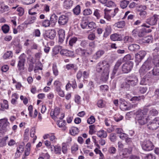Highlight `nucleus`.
Instances as JSON below:
<instances>
[{"label":"nucleus","instance_id":"f257e3e1","mask_svg":"<svg viewBox=\"0 0 159 159\" xmlns=\"http://www.w3.org/2000/svg\"><path fill=\"white\" fill-rule=\"evenodd\" d=\"M96 70L99 72L103 70L101 80L105 82L107 80L109 72V65L107 61H104L99 62L97 65Z\"/></svg>","mask_w":159,"mask_h":159},{"label":"nucleus","instance_id":"f03ea898","mask_svg":"<svg viewBox=\"0 0 159 159\" xmlns=\"http://www.w3.org/2000/svg\"><path fill=\"white\" fill-rule=\"evenodd\" d=\"M147 113L148 110L146 109L139 110L134 113L136 116V119L140 125H144L148 122Z\"/></svg>","mask_w":159,"mask_h":159},{"label":"nucleus","instance_id":"7ed1b4c3","mask_svg":"<svg viewBox=\"0 0 159 159\" xmlns=\"http://www.w3.org/2000/svg\"><path fill=\"white\" fill-rule=\"evenodd\" d=\"M155 67L152 70V73L151 72H149L147 74L148 76H149V77H151L152 75H159V55L154 56L152 60Z\"/></svg>","mask_w":159,"mask_h":159},{"label":"nucleus","instance_id":"20e7f679","mask_svg":"<svg viewBox=\"0 0 159 159\" xmlns=\"http://www.w3.org/2000/svg\"><path fill=\"white\" fill-rule=\"evenodd\" d=\"M50 114L52 118L54 120H57L58 119H62L64 117V114L60 113V109L58 107L55 108L53 110H52Z\"/></svg>","mask_w":159,"mask_h":159},{"label":"nucleus","instance_id":"39448f33","mask_svg":"<svg viewBox=\"0 0 159 159\" xmlns=\"http://www.w3.org/2000/svg\"><path fill=\"white\" fill-rule=\"evenodd\" d=\"M152 63L149 60L146 61L139 69V72L141 75H143L148 70L152 68Z\"/></svg>","mask_w":159,"mask_h":159},{"label":"nucleus","instance_id":"423d86ee","mask_svg":"<svg viewBox=\"0 0 159 159\" xmlns=\"http://www.w3.org/2000/svg\"><path fill=\"white\" fill-rule=\"evenodd\" d=\"M138 81L137 77L136 76L133 75L128 77L126 79L125 82L128 85L134 86L137 85Z\"/></svg>","mask_w":159,"mask_h":159},{"label":"nucleus","instance_id":"0eeeda50","mask_svg":"<svg viewBox=\"0 0 159 159\" xmlns=\"http://www.w3.org/2000/svg\"><path fill=\"white\" fill-rule=\"evenodd\" d=\"M143 149L145 151H150L153 149L154 145L149 140L144 141L142 145Z\"/></svg>","mask_w":159,"mask_h":159},{"label":"nucleus","instance_id":"6e6552de","mask_svg":"<svg viewBox=\"0 0 159 159\" xmlns=\"http://www.w3.org/2000/svg\"><path fill=\"white\" fill-rule=\"evenodd\" d=\"M132 150V149L131 147H129L128 149L126 148L124 149L121 154L117 156V159H127V153H130Z\"/></svg>","mask_w":159,"mask_h":159},{"label":"nucleus","instance_id":"1a4fd4ad","mask_svg":"<svg viewBox=\"0 0 159 159\" xmlns=\"http://www.w3.org/2000/svg\"><path fill=\"white\" fill-rule=\"evenodd\" d=\"M133 66V62L132 61L125 63L122 66V71L125 73L129 72L132 69Z\"/></svg>","mask_w":159,"mask_h":159},{"label":"nucleus","instance_id":"9d476101","mask_svg":"<svg viewBox=\"0 0 159 159\" xmlns=\"http://www.w3.org/2000/svg\"><path fill=\"white\" fill-rule=\"evenodd\" d=\"M9 123L7 121V118L2 119V125L0 131V133H4L6 132L9 129Z\"/></svg>","mask_w":159,"mask_h":159},{"label":"nucleus","instance_id":"9b49d317","mask_svg":"<svg viewBox=\"0 0 159 159\" xmlns=\"http://www.w3.org/2000/svg\"><path fill=\"white\" fill-rule=\"evenodd\" d=\"M148 128L151 130H155L159 127V120L158 118H155L148 125Z\"/></svg>","mask_w":159,"mask_h":159},{"label":"nucleus","instance_id":"f8f14e48","mask_svg":"<svg viewBox=\"0 0 159 159\" xmlns=\"http://www.w3.org/2000/svg\"><path fill=\"white\" fill-rule=\"evenodd\" d=\"M159 16L155 14L153 16L150 17L146 20V22L149 25H156L158 20Z\"/></svg>","mask_w":159,"mask_h":159},{"label":"nucleus","instance_id":"ddd939ff","mask_svg":"<svg viewBox=\"0 0 159 159\" xmlns=\"http://www.w3.org/2000/svg\"><path fill=\"white\" fill-rule=\"evenodd\" d=\"M69 20L67 15H61L58 18V23L60 25H65L67 24Z\"/></svg>","mask_w":159,"mask_h":159},{"label":"nucleus","instance_id":"4468645a","mask_svg":"<svg viewBox=\"0 0 159 159\" xmlns=\"http://www.w3.org/2000/svg\"><path fill=\"white\" fill-rule=\"evenodd\" d=\"M75 51L77 53L81 56L83 61H85L86 60L85 57L89 55V53L87 52L86 50L83 49L81 48L76 49Z\"/></svg>","mask_w":159,"mask_h":159},{"label":"nucleus","instance_id":"2eb2a0df","mask_svg":"<svg viewBox=\"0 0 159 159\" xmlns=\"http://www.w3.org/2000/svg\"><path fill=\"white\" fill-rule=\"evenodd\" d=\"M26 56L24 53L22 54L19 57V60L18 62V66L20 70L23 69L25 61Z\"/></svg>","mask_w":159,"mask_h":159},{"label":"nucleus","instance_id":"dca6fc26","mask_svg":"<svg viewBox=\"0 0 159 159\" xmlns=\"http://www.w3.org/2000/svg\"><path fill=\"white\" fill-rule=\"evenodd\" d=\"M55 36L56 32L54 30L46 31L44 35V38L47 39H53Z\"/></svg>","mask_w":159,"mask_h":159},{"label":"nucleus","instance_id":"f3484780","mask_svg":"<svg viewBox=\"0 0 159 159\" xmlns=\"http://www.w3.org/2000/svg\"><path fill=\"white\" fill-rule=\"evenodd\" d=\"M120 103V107L123 111L130 109V107L127 104V103L124 99H120L119 101Z\"/></svg>","mask_w":159,"mask_h":159},{"label":"nucleus","instance_id":"a211bd4d","mask_svg":"<svg viewBox=\"0 0 159 159\" xmlns=\"http://www.w3.org/2000/svg\"><path fill=\"white\" fill-rule=\"evenodd\" d=\"M58 34L59 35L58 43L59 44H61L63 42L65 38V31L63 29H60L58 31Z\"/></svg>","mask_w":159,"mask_h":159},{"label":"nucleus","instance_id":"6ab92c4d","mask_svg":"<svg viewBox=\"0 0 159 159\" xmlns=\"http://www.w3.org/2000/svg\"><path fill=\"white\" fill-rule=\"evenodd\" d=\"M61 55L68 57H73L74 55V53L73 51L68 50L66 49H62L60 51Z\"/></svg>","mask_w":159,"mask_h":159},{"label":"nucleus","instance_id":"aec40b11","mask_svg":"<svg viewBox=\"0 0 159 159\" xmlns=\"http://www.w3.org/2000/svg\"><path fill=\"white\" fill-rule=\"evenodd\" d=\"M111 39L113 41H121L122 39V38L120 34H114L111 36Z\"/></svg>","mask_w":159,"mask_h":159},{"label":"nucleus","instance_id":"412c9836","mask_svg":"<svg viewBox=\"0 0 159 159\" xmlns=\"http://www.w3.org/2000/svg\"><path fill=\"white\" fill-rule=\"evenodd\" d=\"M105 51L103 50H99L94 55L93 57L94 59L97 60L100 58L104 53Z\"/></svg>","mask_w":159,"mask_h":159},{"label":"nucleus","instance_id":"4be33fe9","mask_svg":"<svg viewBox=\"0 0 159 159\" xmlns=\"http://www.w3.org/2000/svg\"><path fill=\"white\" fill-rule=\"evenodd\" d=\"M66 122L65 120H61L60 121H57V125L61 128H62L63 130H65L67 127L66 126Z\"/></svg>","mask_w":159,"mask_h":159},{"label":"nucleus","instance_id":"5701e85b","mask_svg":"<svg viewBox=\"0 0 159 159\" xmlns=\"http://www.w3.org/2000/svg\"><path fill=\"white\" fill-rule=\"evenodd\" d=\"M51 150H52L53 149H54L55 153L57 154H61V147L60 146H54V145L51 146Z\"/></svg>","mask_w":159,"mask_h":159},{"label":"nucleus","instance_id":"b1692460","mask_svg":"<svg viewBox=\"0 0 159 159\" xmlns=\"http://www.w3.org/2000/svg\"><path fill=\"white\" fill-rule=\"evenodd\" d=\"M58 17L54 13L52 14L50 18V22L51 24L55 25L56 23L57 22Z\"/></svg>","mask_w":159,"mask_h":159},{"label":"nucleus","instance_id":"393cba45","mask_svg":"<svg viewBox=\"0 0 159 159\" xmlns=\"http://www.w3.org/2000/svg\"><path fill=\"white\" fill-rule=\"evenodd\" d=\"M139 48V46L136 44H132L128 47L129 49L131 51H135L138 50Z\"/></svg>","mask_w":159,"mask_h":159},{"label":"nucleus","instance_id":"a878e982","mask_svg":"<svg viewBox=\"0 0 159 159\" xmlns=\"http://www.w3.org/2000/svg\"><path fill=\"white\" fill-rule=\"evenodd\" d=\"M98 137L101 138H105L107 136V132L103 130L98 131L97 133Z\"/></svg>","mask_w":159,"mask_h":159},{"label":"nucleus","instance_id":"bb28decb","mask_svg":"<svg viewBox=\"0 0 159 159\" xmlns=\"http://www.w3.org/2000/svg\"><path fill=\"white\" fill-rule=\"evenodd\" d=\"M8 137L7 136H6L4 138H2L1 136H0V146L1 147H3L5 146L6 144V141Z\"/></svg>","mask_w":159,"mask_h":159},{"label":"nucleus","instance_id":"cd10ccee","mask_svg":"<svg viewBox=\"0 0 159 159\" xmlns=\"http://www.w3.org/2000/svg\"><path fill=\"white\" fill-rule=\"evenodd\" d=\"M104 18L108 21H110L111 19V16L109 14V12L111 10H108L107 9L104 10Z\"/></svg>","mask_w":159,"mask_h":159},{"label":"nucleus","instance_id":"c85d7f7f","mask_svg":"<svg viewBox=\"0 0 159 159\" xmlns=\"http://www.w3.org/2000/svg\"><path fill=\"white\" fill-rule=\"evenodd\" d=\"M149 76H148L147 74L146 75L143 79H142L140 82V84L141 85H146L148 82Z\"/></svg>","mask_w":159,"mask_h":159},{"label":"nucleus","instance_id":"c756f323","mask_svg":"<svg viewBox=\"0 0 159 159\" xmlns=\"http://www.w3.org/2000/svg\"><path fill=\"white\" fill-rule=\"evenodd\" d=\"M143 59V58L140 57V55L138 53L135 54V61L137 65H138Z\"/></svg>","mask_w":159,"mask_h":159},{"label":"nucleus","instance_id":"7c9ffc66","mask_svg":"<svg viewBox=\"0 0 159 159\" xmlns=\"http://www.w3.org/2000/svg\"><path fill=\"white\" fill-rule=\"evenodd\" d=\"M152 40L153 39L151 36H148L143 39V42L144 43H150L152 42Z\"/></svg>","mask_w":159,"mask_h":159},{"label":"nucleus","instance_id":"2f4dec72","mask_svg":"<svg viewBox=\"0 0 159 159\" xmlns=\"http://www.w3.org/2000/svg\"><path fill=\"white\" fill-rule=\"evenodd\" d=\"M64 4L66 8H69L72 6L73 1L71 0H66Z\"/></svg>","mask_w":159,"mask_h":159},{"label":"nucleus","instance_id":"473e14b6","mask_svg":"<svg viewBox=\"0 0 159 159\" xmlns=\"http://www.w3.org/2000/svg\"><path fill=\"white\" fill-rule=\"evenodd\" d=\"M73 11L74 14L75 15H79L80 12V6L79 5H77L73 9Z\"/></svg>","mask_w":159,"mask_h":159},{"label":"nucleus","instance_id":"72a5a7b5","mask_svg":"<svg viewBox=\"0 0 159 159\" xmlns=\"http://www.w3.org/2000/svg\"><path fill=\"white\" fill-rule=\"evenodd\" d=\"M129 3V2L128 1L122 0L120 2V6L123 9L127 7Z\"/></svg>","mask_w":159,"mask_h":159},{"label":"nucleus","instance_id":"f704fd0d","mask_svg":"<svg viewBox=\"0 0 159 159\" xmlns=\"http://www.w3.org/2000/svg\"><path fill=\"white\" fill-rule=\"evenodd\" d=\"M79 132V129L76 127H73L72 129L70 130V134L72 135H75Z\"/></svg>","mask_w":159,"mask_h":159},{"label":"nucleus","instance_id":"c9c22d12","mask_svg":"<svg viewBox=\"0 0 159 159\" xmlns=\"http://www.w3.org/2000/svg\"><path fill=\"white\" fill-rule=\"evenodd\" d=\"M1 29L3 32L5 34H6L10 30V27L8 25L4 24L2 26Z\"/></svg>","mask_w":159,"mask_h":159},{"label":"nucleus","instance_id":"e433bc0d","mask_svg":"<svg viewBox=\"0 0 159 159\" xmlns=\"http://www.w3.org/2000/svg\"><path fill=\"white\" fill-rule=\"evenodd\" d=\"M100 12V11L97 9L95 10L94 11L93 15L96 17L97 19H99L101 16Z\"/></svg>","mask_w":159,"mask_h":159},{"label":"nucleus","instance_id":"4c0bfd02","mask_svg":"<svg viewBox=\"0 0 159 159\" xmlns=\"http://www.w3.org/2000/svg\"><path fill=\"white\" fill-rule=\"evenodd\" d=\"M30 136L31 137L33 138V143H34L35 140H36L37 139L36 136L34 135V134L35 133V129L34 128H32L30 130Z\"/></svg>","mask_w":159,"mask_h":159},{"label":"nucleus","instance_id":"58836bf2","mask_svg":"<svg viewBox=\"0 0 159 159\" xmlns=\"http://www.w3.org/2000/svg\"><path fill=\"white\" fill-rule=\"evenodd\" d=\"M66 68L68 70H71L73 69L75 70V71H76L78 69L77 67L73 64H69L66 65Z\"/></svg>","mask_w":159,"mask_h":159},{"label":"nucleus","instance_id":"ea45409f","mask_svg":"<svg viewBox=\"0 0 159 159\" xmlns=\"http://www.w3.org/2000/svg\"><path fill=\"white\" fill-rule=\"evenodd\" d=\"M54 85L56 87V91H60V90L61 89L60 86L61 85V84L60 82L59 81H55L54 82Z\"/></svg>","mask_w":159,"mask_h":159},{"label":"nucleus","instance_id":"a19ab883","mask_svg":"<svg viewBox=\"0 0 159 159\" xmlns=\"http://www.w3.org/2000/svg\"><path fill=\"white\" fill-rule=\"evenodd\" d=\"M137 11L139 12V14L141 17L145 18L146 17L147 13L146 11H143L141 10H137Z\"/></svg>","mask_w":159,"mask_h":159},{"label":"nucleus","instance_id":"79ce46f5","mask_svg":"<svg viewBox=\"0 0 159 159\" xmlns=\"http://www.w3.org/2000/svg\"><path fill=\"white\" fill-rule=\"evenodd\" d=\"M77 39L76 37H74L71 38L69 41V45L72 47L77 41Z\"/></svg>","mask_w":159,"mask_h":159},{"label":"nucleus","instance_id":"37998d69","mask_svg":"<svg viewBox=\"0 0 159 159\" xmlns=\"http://www.w3.org/2000/svg\"><path fill=\"white\" fill-rule=\"evenodd\" d=\"M9 10V7L7 5H2L1 6V11L2 13L7 12Z\"/></svg>","mask_w":159,"mask_h":159},{"label":"nucleus","instance_id":"c03bdc74","mask_svg":"<svg viewBox=\"0 0 159 159\" xmlns=\"http://www.w3.org/2000/svg\"><path fill=\"white\" fill-rule=\"evenodd\" d=\"M133 59V57L130 54H127L125 55L123 58V61H128L132 60Z\"/></svg>","mask_w":159,"mask_h":159},{"label":"nucleus","instance_id":"a18cd8bd","mask_svg":"<svg viewBox=\"0 0 159 159\" xmlns=\"http://www.w3.org/2000/svg\"><path fill=\"white\" fill-rule=\"evenodd\" d=\"M51 22L48 20H43L42 22V25L45 27H48L50 25Z\"/></svg>","mask_w":159,"mask_h":159},{"label":"nucleus","instance_id":"49530a36","mask_svg":"<svg viewBox=\"0 0 159 159\" xmlns=\"http://www.w3.org/2000/svg\"><path fill=\"white\" fill-rule=\"evenodd\" d=\"M13 98L11 100V103L13 104H15L16 102V100L18 98V96L16 93H14L12 95Z\"/></svg>","mask_w":159,"mask_h":159},{"label":"nucleus","instance_id":"de8ad7c7","mask_svg":"<svg viewBox=\"0 0 159 159\" xmlns=\"http://www.w3.org/2000/svg\"><path fill=\"white\" fill-rule=\"evenodd\" d=\"M146 34V31L144 29L139 30V34L138 36L142 37L145 35Z\"/></svg>","mask_w":159,"mask_h":159},{"label":"nucleus","instance_id":"09e8293b","mask_svg":"<svg viewBox=\"0 0 159 159\" xmlns=\"http://www.w3.org/2000/svg\"><path fill=\"white\" fill-rule=\"evenodd\" d=\"M89 134H92L95 132V126L94 125L89 126Z\"/></svg>","mask_w":159,"mask_h":159},{"label":"nucleus","instance_id":"8fccbe9b","mask_svg":"<svg viewBox=\"0 0 159 159\" xmlns=\"http://www.w3.org/2000/svg\"><path fill=\"white\" fill-rule=\"evenodd\" d=\"M49 138H50V140L54 142H56L57 140V138L54 135V134L53 133H50L49 134Z\"/></svg>","mask_w":159,"mask_h":159},{"label":"nucleus","instance_id":"3c124183","mask_svg":"<svg viewBox=\"0 0 159 159\" xmlns=\"http://www.w3.org/2000/svg\"><path fill=\"white\" fill-rule=\"evenodd\" d=\"M95 121V119L94 116H91L87 120V123L89 124H91L93 123Z\"/></svg>","mask_w":159,"mask_h":159},{"label":"nucleus","instance_id":"603ef678","mask_svg":"<svg viewBox=\"0 0 159 159\" xmlns=\"http://www.w3.org/2000/svg\"><path fill=\"white\" fill-rule=\"evenodd\" d=\"M52 70L54 74L56 76L58 74V71L57 68V66L55 64H53Z\"/></svg>","mask_w":159,"mask_h":159},{"label":"nucleus","instance_id":"864d4df0","mask_svg":"<svg viewBox=\"0 0 159 159\" xmlns=\"http://www.w3.org/2000/svg\"><path fill=\"white\" fill-rule=\"evenodd\" d=\"M149 114L150 115L156 116L158 114V112L156 109H152L150 111Z\"/></svg>","mask_w":159,"mask_h":159},{"label":"nucleus","instance_id":"5fc2aeb1","mask_svg":"<svg viewBox=\"0 0 159 159\" xmlns=\"http://www.w3.org/2000/svg\"><path fill=\"white\" fill-rule=\"evenodd\" d=\"M17 11L18 12V14L20 16H22L24 13V9L21 7H18L17 9Z\"/></svg>","mask_w":159,"mask_h":159},{"label":"nucleus","instance_id":"6e6d98bb","mask_svg":"<svg viewBox=\"0 0 159 159\" xmlns=\"http://www.w3.org/2000/svg\"><path fill=\"white\" fill-rule=\"evenodd\" d=\"M12 56V53L11 51H7L4 55L3 57L5 59H7V58H9Z\"/></svg>","mask_w":159,"mask_h":159},{"label":"nucleus","instance_id":"4d7b16f0","mask_svg":"<svg viewBox=\"0 0 159 159\" xmlns=\"http://www.w3.org/2000/svg\"><path fill=\"white\" fill-rule=\"evenodd\" d=\"M144 96H139L138 97H134L132 98H131V101H139L141 99H143L144 98Z\"/></svg>","mask_w":159,"mask_h":159},{"label":"nucleus","instance_id":"13d9d810","mask_svg":"<svg viewBox=\"0 0 159 159\" xmlns=\"http://www.w3.org/2000/svg\"><path fill=\"white\" fill-rule=\"evenodd\" d=\"M92 13V11L91 10L89 9H85L83 12V15L84 16H87L90 15Z\"/></svg>","mask_w":159,"mask_h":159},{"label":"nucleus","instance_id":"bf43d9fd","mask_svg":"<svg viewBox=\"0 0 159 159\" xmlns=\"http://www.w3.org/2000/svg\"><path fill=\"white\" fill-rule=\"evenodd\" d=\"M125 25V22L124 21H120L116 23V26L119 28H123Z\"/></svg>","mask_w":159,"mask_h":159},{"label":"nucleus","instance_id":"052dcab7","mask_svg":"<svg viewBox=\"0 0 159 159\" xmlns=\"http://www.w3.org/2000/svg\"><path fill=\"white\" fill-rule=\"evenodd\" d=\"M61 49V46H57L53 48V51L55 54H57L59 52Z\"/></svg>","mask_w":159,"mask_h":159},{"label":"nucleus","instance_id":"680f3d73","mask_svg":"<svg viewBox=\"0 0 159 159\" xmlns=\"http://www.w3.org/2000/svg\"><path fill=\"white\" fill-rule=\"evenodd\" d=\"M24 150V147L22 145H20L17 148V151L16 152V154L17 153V152L18 153H22Z\"/></svg>","mask_w":159,"mask_h":159},{"label":"nucleus","instance_id":"e2e57ef3","mask_svg":"<svg viewBox=\"0 0 159 159\" xmlns=\"http://www.w3.org/2000/svg\"><path fill=\"white\" fill-rule=\"evenodd\" d=\"M132 35L134 37H136L137 35L138 36L139 34V29H134L132 31Z\"/></svg>","mask_w":159,"mask_h":159},{"label":"nucleus","instance_id":"0e129e2a","mask_svg":"<svg viewBox=\"0 0 159 159\" xmlns=\"http://www.w3.org/2000/svg\"><path fill=\"white\" fill-rule=\"evenodd\" d=\"M96 25L93 22H91L88 23V27L89 29H93L94 28Z\"/></svg>","mask_w":159,"mask_h":159},{"label":"nucleus","instance_id":"69168bd1","mask_svg":"<svg viewBox=\"0 0 159 159\" xmlns=\"http://www.w3.org/2000/svg\"><path fill=\"white\" fill-rule=\"evenodd\" d=\"M110 139L111 141L112 142H114L116 141V134L113 133L111 134L110 136Z\"/></svg>","mask_w":159,"mask_h":159},{"label":"nucleus","instance_id":"338daca9","mask_svg":"<svg viewBox=\"0 0 159 159\" xmlns=\"http://www.w3.org/2000/svg\"><path fill=\"white\" fill-rule=\"evenodd\" d=\"M3 104H2V109H7L8 108V102L6 100H4L3 101Z\"/></svg>","mask_w":159,"mask_h":159},{"label":"nucleus","instance_id":"774afa93","mask_svg":"<svg viewBox=\"0 0 159 159\" xmlns=\"http://www.w3.org/2000/svg\"><path fill=\"white\" fill-rule=\"evenodd\" d=\"M97 105L99 107H103L105 106V104L103 103V101L102 100H100L98 101Z\"/></svg>","mask_w":159,"mask_h":159}]
</instances>
